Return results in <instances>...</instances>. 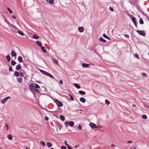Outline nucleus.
I'll return each instance as SVG.
<instances>
[{"mask_svg":"<svg viewBox=\"0 0 149 149\" xmlns=\"http://www.w3.org/2000/svg\"><path fill=\"white\" fill-rule=\"evenodd\" d=\"M9 70L10 71H12V66H9Z\"/></svg>","mask_w":149,"mask_h":149,"instance_id":"nucleus-42","label":"nucleus"},{"mask_svg":"<svg viewBox=\"0 0 149 149\" xmlns=\"http://www.w3.org/2000/svg\"><path fill=\"white\" fill-rule=\"evenodd\" d=\"M17 32L18 33H19V34H20V35H21L22 36L24 34L23 33L22 31H21L20 30H19V31H18Z\"/></svg>","mask_w":149,"mask_h":149,"instance_id":"nucleus-29","label":"nucleus"},{"mask_svg":"<svg viewBox=\"0 0 149 149\" xmlns=\"http://www.w3.org/2000/svg\"><path fill=\"white\" fill-rule=\"evenodd\" d=\"M36 43L40 46H41L42 45V43L40 41L38 40L36 42Z\"/></svg>","mask_w":149,"mask_h":149,"instance_id":"nucleus-22","label":"nucleus"},{"mask_svg":"<svg viewBox=\"0 0 149 149\" xmlns=\"http://www.w3.org/2000/svg\"><path fill=\"white\" fill-rule=\"evenodd\" d=\"M7 138L10 140L12 139V136L10 134H8L7 136Z\"/></svg>","mask_w":149,"mask_h":149,"instance_id":"nucleus-26","label":"nucleus"},{"mask_svg":"<svg viewBox=\"0 0 149 149\" xmlns=\"http://www.w3.org/2000/svg\"><path fill=\"white\" fill-rule=\"evenodd\" d=\"M109 8L110 10H111V11H113V10H114L112 8L110 7H109Z\"/></svg>","mask_w":149,"mask_h":149,"instance_id":"nucleus-51","label":"nucleus"},{"mask_svg":"<svg viewBox=\"0 0 149 149\" xmlns=\"http://www.w3.org/2000/svg\"><path fill=\"white\" fill-rule=\"evenodd\" d=\"M136 31L140 35L143 36H145L146 35L145 32L143 31H139L138 30H136Z\"/></svg>","mask_w":149,"mask_h":149,"instance_id":"nucleus-3","label":"nucleus"},{"mask_svg":"<svg viewBox=\"0 0 149 149\" xmlns=\"http://www.w3.org/2000/svg\"><path fill=\"white\" fill-rule=\"evenodd\" d=\"M106 103L107 104H110V102L107 100H105Z\"/></svg>","mask_w":149,"mask_h":149,"instance_id":"nucleus-38","label":"nucleus"},{"mask_svg":"<svg viewBox=\"0 0 149 149\" xmlns=\"http://www.w3.org/2000/svg\"><path fill=\"white\" fill-rule=\"evenodd\" d=\"M7 9L10 14L13 13V11L11 10L10 8H7Z\"/></svg>","mask_w":149,"mask_h":149,"instance_id":"nucleus-35","label":"nucleus"},{"mask_svg":"<svg viewBox=\"0 0 149 149\" xmlns=\"http://www.w3.org/2000/svg\"><path fill=\"white\" fill-rule=\"evenodd\" d=\"M64 143L67 146H68V144L67 143V142L66 141V140H65V141H64Z\"/></svg>","mask_w":149,"mask_h":149,"instance_id":"nucleus-53","label":"nucleus"},{"mask_svg":"<svg viewBox=\"0 0 149 149\" xmlns=\"http://www.w3.org/2000/svg\"><path fill=\"white\" fill-rule=\"evenodd\" d=\"M21 68V67L20 64H19L17 65L16 67V70H19Z\"/></svg>","mask_w":149,"mask_h":149,"instance_id":"nucleus-10","label":"nucleus"},{"mask_svg":"<svg viewBox=\"0 0 149 149\" xmlns=\"http://www.w3.org/2000/svg\"><path fill=\"white\" fill-rule=\"evenodd\" d=\"M45 119L46 121H47L49 120V118L47 117L46 116L45 117Z\"/></svg>","mask_w":149,"mask_h":149,"instance_id":"nucleus-47","label":"nucleus"},{"mask_svg":"<svg viewBox=\"0 0 149 149\" xmlns=\"http://www.w3.org/2000/svg\"><path fill=\"white\" fill-rule=\"evenodd\" d=\"M47 145L50 148L52 146V144L48 142L47 143Z\"/></svg>","mask_w":149,"mask_h":149,"instance_id":"nucleus-32","label":"nucleus"},{"mask_svg":"<svg viewBox=\"0 0 149 149\" xmlns=\"http://www.w3.org/2000/svg\"><path fill=\"white\" fill-rule=\"evenodd\" d=\"M55 102L56 104L59 107H62L63 106V104L60 101L57 100H55Z\"/></svg>","mask_w":149,"mask_h":149,"instance_id":"nucleus-4","label":"nucleus"},{"mask_svg":"<svg viewBox=\"0 0 149 149\" xmlns=\"http://www.w3.org/2000/svg\"><path fill=\"white\" fill-rule=\"evenodd\" d=\"M54 61L56 64H58V61L56 59H54Z\"/></svg>","mask_w":149,"mask_h":149,"instance_id":"nucleus-36","label":"nucleus"},{"mask_svg":"<svg viewBox=\"0 0 149 149\" xmlns=\"http://www.w3.org/2000/svg\"><path fill=\"white\" fill-rule=\"evenodd\" d=\"M6 98L7 99V100L10 98V97H6Z\"/></svg>","mask_w":149,"mask_h":149,"instance_id":"nucleus-57","label":"nucleus"},{"mask_svg":"<svg viewBox=\"0 0 149 149\" xmlns=\"http://www.w3.org/2000/svg\"><path fill=\"white\" fill-rule=\"evenodd\" d=\"M111 146L112 147H115V146L114 144H111Z\"/></svg>","mask_w":149,"mask_h":149,"instance_id":"nucleus-55","label":"nucleus"},{"mask_svg":"<svg viewBox=\"0 0 149 149\" xmlns=\"http://www.w3.org/2000/svg\"><path fill=\"white\" fill-rule=\"evenodd\" d=\"M132 21L134 23V24L136 26V27H137V24L136 22V19L134 17H132Z\"/></svg>","mask_w":149,"mask_h":149,"instance_id":"nucleus-6","label":"nucleus"},{"mask_svg":"<svg viewBox=\"0 0 149 149\" xmlns=\"http://www.w3.org/2000/svg\"><path fill=\"white\" fill-rule=\"evenodd\" d=\"M134 56H135L138 59H139V57L137 54H135L134 55Z\"/></svg>","mask_w":149,"mask_h":149,"instance_id":"nucleus-49","label":"nucleus"},{"mask_svg":"<svg viewBox=\"0 0 149 149\" xmlns=\"http://www.w3.org/2000/svg\"><path fill=\"white\" fill-rule=\"evenodd\" d=\"M124 36L127 38H129L130 37L127 34H125Z\"/></svg>","mask_w":149,"mask_h":149,"instance_id":"nucleus-44","label":"nucleus"},{"mask_svg":"<svg viewBox=\"0 0 149 149\" xmlns=\"http://www.w3.org/2000/svg\"><path fill=\"white\" fill-rule=\"evenodd\" d=\"M67 146L68 148V149H71V148L70 146L69 145L68 146Z\"/></svg>","mask_w":149,"mask_h":149,"instance_id":"nucleus-56","label":"nucleus"},{"mask_svg":"<svg viewBox=\"0 0 149 149\" xmlns=\"http://www.w3.org/2000/svg\"><path fill=\"white\" fill-rule=\"evenodd\" d=\"M19 73L17 71H15L14 73L16 77H18L19 75Z\"/></svg>","mask_w":149,"mask_h":149,"instance_id":"nucleus-20","label":"nucleus"},{"mask_svg":"<svg viewBox=\"0 0 149 149\" xmlns=\"http://www.w3.org/2000/svg\"><path fill=\"white\" fill-rule=\"evenodd\" d=\"M29 87L32 90L39 92L40 89V87L37 84L32 83L29 85Z\"/></svg>","mask_w":149,"mask_h":149,"instance_id":"nucleus-1","label":"nucleus"},{"mask_svg":"<svg viewBox=\"0 0 149 149\" xmlns=\"http://www.w3.org/2000/svg\"><path fill=\"white\" fill-rule=\"evenodd\" d=\"M69 125L71 127H73L74 125V122L73 121H70L68 122Z\"/></svg>","mask_w":149,"mask_h":149,"instance_id":"nucleus-11","label":"nucleus"},{"mask_svg":"<svg viewBox=\"0 0 149 149\" xmlns=\"http://www.w3.org/2000/svg\"><path fill=\"white\" fill-rule=\"evenodd\" d=\"M60 118L62 120H65V117L63 115L60 116Z\"/></svg>","mask_w":149,"mask_h":149,"instance_id":"nucleus-25","label":"nucleus"},{"mask_svg":"<svg viewBox=\"0 0 149 149\" xmlns=\"http://www.w3.org/2000/svg\"><path fill=\"white\" fill-rule=\"evenodd\" d=\"M79 93L81 95H85L86 93L84 91H79Z\"/></svg>","mask_w":149,"mask_h":149,"instance_id":"nucleus-18","label":"nucleus"},{"mask_svg":"<svg viewBox=\"0 0 149 149\" xmlns=\"http://www.w3.org/2000/svg\"><path fill=\"white\" fill-rule=\"evenodd\" d=\"M6 59L8 61H9L10 60V57L9 55H8L6 56Z\"/></svg>","mask_w":149,"mask_h":149,"instance_id":"nucleus-28","label":"nucleus"},{"mask_svg":"<svg viewBox=\"0 0 149 149\" xmlns=\"http://www.w3.org/2000/svg\"><path fill=\"white\" fill-rule=\"evenodd\" d=\"M144 106L145 107L149 109V105H148L147 104H144Z\"/></svg>","mask_w":149,"mask_h":149,"instance_id":"nucleus-40","label":"nucleus"},{"mask_svg":"<svg viewBox=\"0 0 149 149\" xmlns=\"http://www.w3.org/2000/svg\"><path fill=\"white\" fill-rule=\"evenodd\" d=\"M12 17L15 19H16V18L15 15H12Z\"/></svg>","mask_w":149,"mask_h":149,"instance_id":"nucleus-50","label":"nucleus"},{"mask_svg":"<svg viewBox=\"0 0 149 149\" xmlns=\"http://www.w3.org/2000/svg\"><path fill=\"white\" fill-rule=\"evenodd\" d=\"M64 124L65 125V127H66L68 126V122L67 121L65 122H64Z\"/></svg>","mask_w":149,"mask_h":149,"instance_id":"nucleus-33","label":"nucleus"},{"mask_svg":"<svg viewBox=\"0 0 149 149\" xmlns=\"http://www.w3.org/2000/svg\"><path fill=\"white\" fill-rule=\"evenodd\" d=\"M5 126L6 127V130H8V125L7 124H5Z\"/></svg>","mask_w":149,"mask_h":149,"instance_id":"nucleus-41","label":"nucleus"},{"mask_svg":"<svg viewBox=\"0 0 149 149\" xmlns=\"http://www.w3.org/2000/svg\"><path fill=\"white\" fill-rule=\"evenodd\" d=\"M40 70V72L43 74L45 75L48 77H49L50 78H54L53 76L49 73L41 70Z\"/></svg>","mask_w":149,"mask_h":149,"instance_id":"nucleus-2","label":"nucleus"},{"mask_svg":"<svg viewBox=\"0 0 149 149\" xmlns=\"http://www.w3.org/2000/svg\"><path fill=\"white\" fill-rule=\"evenodd\" d=\"M78 128L80 130H81L82 129V127L80 125H79L78 126Z\"/></svg>","mask_w":149,"mask_h":149,"instance_id":"nucleus-43","label":"nucleus"},{"mask_svg":"<svg viewBox=\"0 0 149 149\" xmlns=\"http://www.w3.org/2000/svg\"><path fill=\"white\" fill-rule=\"evenodd\" d=\"M78 31L80 32H82L84 31V28L83 27H80L78 29Z\"/></svg>","mask_w":149,"mask_h":149,"instance_id":"nucleus-8","label":"nucleus"},{"mask_svg":"<svg viewBox=\"0 0 149 149\" xmlns=\"http://www.w3.org/2000/svg\"><path fill=\"white\" fill-rule=\"evenodd\" d=\"M103 36L104 38H107L108 39H110L109 38L108 36H107L105 34H103Z\"/></svg>","mask_w":149,"mask_h":149,"instance_id":"nucleus-24","label":"nucleus"},{"mask_svg":"<svg viewBox=\"0 0 149 149\" xmlns=\"http://www.w3.org/2000/svg\"><path fill=\"white\" fill-rule=\"evenodd\" d=\"M89 148L91 149V146H89Z\"/></svg>","mask_w":149,"mask_h":149,"instance_id":"nucleus-59","label":"nucleus"},{"mask_svg":"<svg viewBox=\"0 0 149 149\" xmlns=\"http://www.w3.org/2000/svg\"><path fill=\"white\" fill-rule=\"evenodd\" d=\"M41 49L44 52L46 53V50L45 49V47L44 46H42L41 47Z\"/></svg>","mask_w":149,"mask_h":149,"instance_id":"nucleus-23","label":"nucleus"},{"mask_svg":"<svg viewBox=\"0 0 149 149\" xmlns=\"http://www.w3.org/2000/svg\"><path fill=\"white\" fill-rule=\"evenodd\" d=\"M38 36L36 35H34L33 36V38L34 39H38Z\"/></svg>","mask_w":149,"mask_h":149,"instance_id":"nucleus-30","label":"nucleus"},{"mask_svg":"<svg viewBox=\"0 0 149 149\" xmlns=\"http://www.w3.org/2000/svg\"><path fill=\"white\" fill-rule=\"evenodd\" d=\"M22 80V79L20 77H19L17 79V81L20 83H21Z\"/></svg>","mask_w":149,"mask_h":149,"instance_id":"nucleus-17","label":"nucleus"},{"mask_svg":"<svg viewBox=\"0 0 149 149\" xmlns=\"http://www.w3.org/2000/svg\"><path fill=\"white\" fill-rule=\"evenodd\" d=\"M142 118H143L145 119H146L147 118V116L145 115H142Z\"/></svg>","mask_w":149,"mask_h":149,"instance_id":"nucleus-34","label":"nucleus"},{"mask_svg":"<svg viewBox=\"0 0 149 149\" xmlns=\"http://www.w3.org/2000/svg\"><path fill=\"white\" fill-rule=\"evenodd\" d=\"M68 95L70 96V99L71 100H74L73 97L71 95H70V94H69Z\"/></svg>","mask_w":149,"mask_h":149,"instance_id":"nucleus-37","label":"nucleus"},{"mask_svg":"<svg viewBox=\"0 0 149 149\" xmlns=\"http://www.w3.org/2000/svg\"><path fill=\"white\" fill-rule=\"evenodd\" d=\"M19 74L20 75V76L21 77H24V74H23V73H21V72H19Z\"/></svg>","mask_w":149,"mask_h":149,"instance_id":"nucleus-39","label":"nucleus"},{"mask_svg":"<svg viewBox=\"0 0 149 149\" xmlns=\"http://www.w3.org/2000/svg\"><path fill=\"white\" fill-rule=\"evenodd\" d=\"M50 149H54L53 148H51Z\"/></svg>","mask_w":149,"mask_h":149,"instance_id":"nucleus-61","label":"nucleus"},{"mask_svg":"<svg viewBox=\"0 0 149 149\" xmlns=\"http://www.w3.org/2000/svg\"><path fill=\"white\" fill-rule=\"evenodd\" d=\"M11 55L13 56H16V54L14 51L12 50L11 52Z\"/></svg>","mask_w":149,"mask_h":149,"instance_id":"nucleus-12","label":"nucleus"},{"mask_svg":"<svg viewBox=\"0 0 149 149\" xmlns=\"http://www.w3.org/2000/svg\"><path fill=\"white\" fill-rule=\"evenodd\" d=\"M82 65L83 68H84L88 67L89 66V65L87 63H84L82 64Z\"/></svg>","mask_w":149,"mask_h":149,"instance_id":"nucleus-9","label":"nucleus"},{"mask_svg":"<svg viewBox=\"0 0 149 149\" xmlns=\"http://www.w3.org/2000/svg\"><path fill=\"white\" fill-rule=\"evenodd\" d=\"M11 64L12 65L14 66L16 64V62L15 61H14L13 60H12L11 61Z\"/></svg>","mask_w":149,"mask_h":149,"instance_id":"nucleus-21","label":"nucleus"},{"mask_svg":"<svg viewBox=\"0 0 149 149\" xmlns=\"http://www.w3.org/2000/svg\"><path fill=\"white\" fill-rule=\"evenodd\" d=\"M148 54H149V53H148Z\"/></svg>","mask_w":149,"mask_h":149,"instance_id":"nucleus-63","label":"nucleus"},{"mask_svg":"<svg viewBox=\"0 0 149 149\" xmlns=\"http://www.w3.org/2000/svg\"><path fill=\"white\" fill-rule=\"evenodd\" d=\"M26 149H29L28 148H26Z\"/></svg>","mask_w":149,"mask_h":149,"instance_id":"nucleus-62","label":"nucleus"},{"mask_svg":"<svg viewBox=\"0 0 149 149\" xmlns=\"http://www.w3.org/2000/svg\"><path fill=\"white\" fill-rule=\"evenodd\" d=\"M79 100L81 102L83 103L85 102L86 101L85 99L83 97H81L80 98Z\"/></svg>","mask_w":149,"mask_h":149,"instance_id":"nucleus-13","label":"nucleus"},{"mask_svg":"<svg viewBox=\"0 0 149 149\" xmlns=\"http://www.w3.org/2000/svg\"><path fill=\"white\" fill-rule=\"evenodd\" d=\"M21 72V73H23V74H26V73L25 72V71H24L23 70H21L20 72Z\"/></svg>","mask_w":149,"mask_h":149,"instance_id":"nucleus-45","label":"nucleus"},{"mask_svg":"<svg viewBox=\"0 0 149 149\" xmlns=\"http://www.w3.org/2000/svg\"><path fill=\"white\" fill-rule=\"evenodd\" d=\"M139 23L141 24H143V21L142 19V18H140L139 19Z\"/></svg>","mask_w":149,"mask_h":149,"instance_id":"nucleus-27","label":"nucleus"},{"mask_svg":"<svg viewBox=\"0 0 149 149\" xmlns=\"http://www.w3.org/2000/svg\"><path fill=\"white\" fill-rule=\"evenodd\" d=\"M66 147L65 146H62L61 147V149H66Z\"/></svg>","mask_w":149,"mask_h":149,"instance_id":"nucleus-46","label":"nucleus"},{"mask_svg":"<svg viewBox=\"0 0 149 149\" xmlns=\"http://www.w3.org/2000/svg\"><path fill=\"white\" fill-rule=\"evenodd\" d=\"M142 75L143 76H145V77H146L147 76L146 74L145 73H142Z\"/></svg>","mask_w":149,"mask_h":149,"instance_id":"nucleus-48","label":"nucleus"},{"mask_svg":"<svg viewBox=\"0 0 149 149\" xmlns=\"http://www.w3.org/2000/svg\"><path fill=\"white\" fill-rule=\"evenodd\" d=\"M41 144L43 146H44L45 145V143L43 141H41L40 142Z\"/></svg>","mask_w":149,"mask_h":149,"instance_id":"nucleus-31","label":"nucleus"},{"mask_svg":"<svg viewBox=\"0 0 149 149\" xmlns=\"http://www.w3.org/2000/svg\"><path fill=\"white\" fill-rule=\"evenodd\" d=\"M7 100V99L6 98V97H5V98L3 99L2 100H1V102L3 104L5 102H6Z\"/></svg>","mask_w":149,"mask_h":149,"instance_id":"nucleus-19","label":"nucleus"},{"mask_svg":"<svg viewBox=\"0 0 149 149\" xmlns=\"http://www.w3.org/2000/svg\"><path fill=\"white\" fill-rule=\"evenodd\" d=\"M99 40L103 42H106V40L102 37L100 38H99Z\"/></svg>","mask_w":149,"mask_h":149,"instance_id":"nucleus-16","label":"nucleus"},{"mask_svg":"<svg viewBox=\"0 0 149 149\" xmlns=\"http://www.w3.org/2000/svg\"><path fill=\"white\" fill-rule=\"evenodd\" d=\"M46 1L50 4H52L54 3V0H46Z\"/></svg>","mask_w":149,"mask_h":149,"instance_id":"nucleus-7","label":"nucleus"},{"mask_svg":"<svg viewBox=\"0 0 149 149\" xmlns=\"http://www.w3.org/2000/svg\"><path fill=\"white\" fill-rule=\"evenodd\" d=\"M79 147V146L78 145H76V146H74V148H77V147Z\"/></svg>","mask_w":149,"mask_h":149,"instance_id":"nucleus-58","label":"nucleus"},{"mask_svg":"<svg viewBox=\"0 0 149 149\" xmlns=\"http://www.w3.org/2000/svg\"><path fill=\"white\" fill-rule=\"evenodd\" d=\"M74 86L77 88H79L80 87V86L77 84H74Z\"/></svg>","mask_w":149,"mask_h":149,"instance_id":"nucleus-15","label":"nucleus"},{"mask_svg":"<svg viewBox=\"0 0 149 149\" xmlns=\"http://www.w3.org/2000/svg\"><path fill=\"white\" fill-rule=\"evenodd\" d=\"M133 149H136V148H133Z\"/></svg>","mask_w":149,"mask_h":149,"instance_id":"nucleus-60","label":"nucleus"},{"mask_svg":"<svg viewBox=\"0 0 149 149\" xmlns=\"http://www.w3.org/2000/svg\"><path fill=\"white\" fill-rule=\"evenodd\" d=\"M90 127L93 128H97V126L96 125L93 123H90Z\"/></svg>","mask_w":149,"mask_h":149,"instance_id":"nucleus-5","label":"nucleus"},{"mask_svg":"<svg viewBox=\"0 0 149 149\" xmlns=\"http://www.w3.org/2000/svg\"><path fill=\"white\" fill-rule=\"evenodd\" d=\"M132 142L131 141H127V143L129 144L131 143H132Z\"/></svg>","mask_w":149,"mask_h":149,"instance_id":"nucleus-52","label":"nucleus"},{"mask_svg":"<svg viewBox=\"0 0 149 149\" xmlns=\"http://www.w3.org/2000/svg\"><path fill=\"white\" fill-rule=\"evenodd\" d=\"M59 83L61 84L62 85L63 84V82L62 81V80H60L59 81Z\"/></svg>","mask_w":149,"mask_h":149,"instance_id":"nucleus-54","label":"nucleus"},{"mask_svg":"<svg viewBox=\"0 0 149 149\" xmlns=\"http://www.w3.org/2000/svg\"><path fill=\"white\" fill-rule=\"evenodd\" d=\"M17 59L19 62H21L22 61V57L20 56L18 57Z\"/></svg>","mask_w":149,"mask_h":149,"instance_id":"nucleus-14","label":"nucleus"}]
</instances>
